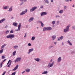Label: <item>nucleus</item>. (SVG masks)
<instances>
[{
	"label": "nucleus",
	"instance_id": "obj_1",
	"mask_svg": "<svg viewBox=\"0 0 75 75\" xmlns=\"http://www.w3.org/2000/svg\"><path fill=\"white\" fill-rule=\"evenodd\" d=\"M52 59L51 60L49 64L47 66V67L48 68H51V67H52L53 65L54 64V62H55L53 61L51 63V62H52Z\"/></svg>",
	"mask_w": 75,
	"mask_h": 75
},
{
	"label": "nucleus",
	"instance_id": "obj_2",
	"mask_svg": "<svg viewBox=\"0 0 75 75\" xmlns=\"http://www.w3.org/2000/svg\"><path fill=\"white\" fill-rule=\"evenodd\" d=\"M71 27V24H69L66 27L65 29H64L63 30V32L64 33H67L69 31V27Z\"/></svg>",
	"mask_w": 75,
	"mask_h": 75
},
{
	"label": "nucleus",
	"instance_id": "obj_3",
	"mask_svg": "<svg viewBox=\"0 0 75 75\" xmlns=\"http://www.w3.org/2000/svg\"><path fill=\"white\" fill-rule=\"evenodd\" d=\"M6 37L8 39L10 38V39H13V38H14V35L13 34H9L7 35Z\"/></svg>",
	"mask_w": 75,
	"mask_h": 75
},
{
	"label": "nucleus",
	"instance_id": "obj_4",
	"mask_svg": "<svg viewBox=\"0 0 75 75\" xmlns=\"http://www.w3.org/2000/svg\"><path fill=\"white\" fill-rule=\"evenodd\" d=\"M27 11H28V10L27 9H26L25 11H23L20 14V15H21V16H23V15H24V14H25V13H27Z\"/></svg>",
	"mask_w": 75,
	"mask_h": 75
},
{
	"label": "nucleus",
	"instance_id": "obj_5",
	"mask_svg": "<svg viewBox=\"0 0 75 75\" xmlns=\"http://www.w3.org/2000/svg\"><path fill=\"white\" fill-rule=\"evenodd\" d=\"M21 60V58L20 57H19L16 59L14 62L16 63V62H20Z\"/></svg>",
	"mask_w": 75,
	"mask_h": 75
},
{
	"label": "nucleus",
	"instance_id": "obj_6",
	"mask_svg": "<svg viewBox=\"0 0 75 75\" xmlns=\"http://www.w3.org/2000/svg\"><path fill=\"white\" fill-rule=\"evenodd\" d=\"M37 8V7L36 6L33 7L32 8L30 9V12H33V11H35V10H36Z\"/></svg>",
	"mask_w": 75,
	"mask_h": 75
},
{
	"label": "nucleus",
	"instance_id": "obj_7",
	"mask_svg": "<svg viewBox=\"0 0 75 75\" xmlns=\"http://www.w3.org/2000/svg\"><path fill=\"white\" fill-rule=\"evenodd\" d=\"M21 23H20L19 24V25L18 26V29H15V30L16 31H20V28H21Z\"/></svg>",
	"mask_w": 75,
	"mask_h": 75
},
{
	"label": "nucleus",
	"instance_id": "obj_8",
	"mask_svg": "<svg viewBox=\"0 0 75 75\" xmlns=\"http://www.w3.org/2000/svg\"><path fill=\"white\" fill-rule=\"evenodd\" d=\"M47 15V13L45 12H43L41 13L40 16H46Z\"/></svg>",
	"mask_w": 75,
	"mask_h": 75
},
{
	"label": "nucleus",
	"instance_id": "obj_9",
	"mask_svg": "<svg viewBox=\"0 0 75 75\" xmlns=\"http://www.w3.org/2000/svg\"><path fill=\"white\" fill-rule=\"evenodd\" d=\"M57 38V36L55 35H53L52 37V40H55Z\"/></svg>",
	"mask_w": 75,
	"mask_h": 75
},
{
	"label": "nucleus",
	"instance_id": "obj_10",
	"mask_svg": "<svg viewBox=\"0 0 75 75\" xmlns=\"http://www.w3.org/2000/svg\"><path fill=\"white\" fill-rule=\"evenodd\" d=\"M34 51V49L31 48L29 50V51L28 52V54H30V52H31L32 51Z\"/></svg>",
	"mask_w": 75,
	"mask_h": 75
},
{
	"label": "nucleus",
	"instance_id": "obj_11",
	"mask_svg": "<svg viewBox=\"0 0 75 75\" xmlns=\"http://www.w3.org/2000/svg\"><path fill=\"white\" fill-rule=\"evenodd\" d=\"M10 62V63L9 64V65H8V67H10V66L11 65V62H12L11 61V60H10L8 61V62L7 64V65H8V64H9V62Z\"/></svg>",
	"mask_w": 75,
	"mask_h": 75
},
{
	"label": "nucleus",
	"instance_id": "obj_12",
	"mask_svg": "<svg viewBox=\"0 0 75 75\" xmlns=\"http://www.w3.org/2000/svg\"><path fill=\"white\" fill-rule=\"evenodd\" d=\"M33 20H34V18L31 17L29 19V20H28V22L30 23L31 21H33Z\"/></svg>",
	"mask_w": 75,
	"mask_h": 75
},
{
	"label": "nucleus",
	"instance_id": "obj_13",
	"mask_svg": "<svg viewBox=\"0 0 75 75\" xmlns=\"http://www.w3.org/2000/svg\"><path fill=\"white\" fill-rule=\"evenodd\" d=\"M18 65H17L16 66L15 68L14 69H13L12 71H16V70L18 68Z\"/></svg>",
	"mask_w": 75,
	"mask_h": 75
},
{
	"label": "nucleus",
	"instance_id": "obj_14",
	"mask_svg": "<svg viewBox=\"0 0 75 75\" xmlns=\"http://www.w3.org/2000/svg\"><path fill=\"white\" fill-rule=\"evenodd\" d=\"M63 38H64V36H62L58 38L57 41H61V40H62Z\"/></svg>",
	"mask_w": 75,
	"mask_h": 75
},
{
	"label": "nucleus",
	"instance_id": "obj_15",
	"mask_svg": "<svg viewBox=\"0 0 75 75\" xmlns=\"http://www.w3.org/2000/svg\"><path fill=\"white\" fill-rule=\"evenodd\" d=\"M67 42L68 43V44L69 45H70V46H72V44L71 43V42L69 41V40H68L67 41Z\"/></svg>",
	"mask_w": 75,
	"mask_h": 75
},
{
	"label": "nucleus",
	"instance_id": "obj_16",
	"mask_svg": "<svg viewBox=\"0 0 75 75\" xmlns=\"http://www.w3.org/2000/svg\"><path fill=\"white\" fill-rule=\"evenodd\" d=\"M6 20V18H4L2 19L0 21V24H1V23H2L3 21H4Z\"/></svg>",
	"mask_w": 75,
	"mask_h": 75
},
{
	"label": "nucleus",
	"instance_id": "obj_17",
	"mask_svg": "<svg viewBox=\"0 0 75 75\" xmlns=\"http://www.w3.org/2000/svg\"><path fill=\"white\" fill-rule=\"evenodd\" d=\"M8 8V6H3V8L4 9V10H6V9H7V8Z\"/></svg>",
	"mask_w": 75,
	"mask_h": 75
},
{
	"label": "nucleus",
	"instance_id": "obj_18",
	"mask_svg": "<svg viewBox=\"0 0 75 75\" xmlns=\"http://www.w3.org/2000/svg\"><path fill=\"white\" fill-rule=\"evenodd\" d=\"M13 25H14V26L17 27V25H18V23L16 22H14L13 23Z\"/></svg>",
	"mask_w": 75,
	"mask_h": 75
},
{
	"label": "nucleus",
	"instance_id": "obj_19",
	"mask_svg": "<svg viewBox=\"0 0 75 75\" xmlns=\"http://www.w3.org/2000/svg\"><path fill=\"white\" fill-rule=\"evenodd\" d=\"M62 60L61 57H59L57 59V62H59Z\"/></svg>",
	"mask_w": 75,
	"mask_h": 75
},
{
	"label": "nucleus",
	"instance_id": "obj_20",
	"mask_svg": "<svg viewBox=\"0 0 75 75\" xmlns=\"http://www.w3.org/2000/svg\"><path fill=\"white\" fill-rule=\"evenodd\" d=\"M12 8H13V6H11L9 8L8 10V11L11 12L12 11Z\"/></svg>",
	"mask_w": 75,
	"mask_h": 75
},
{
	"label": "nucleus",
	"instance_id": "obj_21",
	"mask_svg": "<svg viewBox=\"0 0 75 75\" xmlns=\"http://www.w3.org/2000/svg\"><path fill=\"white\" fill-rule=\"evenodd\" d=\"M48 74V71H44L42 73V74Z\"/></svg>",
	"mask_w": 75,
	"mask_h": 75
},
{
	"label": "nucleus",
	"instance_id": "obj_22",
	"mask_svg": "<svg viewBox=\"0 0 75 75\" xmlns=\"http://www.w3.org/2000/svg\"><path fill=\"white\" fill-rule=\"evenodd\" d=\"M47 30L48 31H51L52 30V28L51 27H47Z\"/></svg>",
	"mask_w": 75,
	"mask_h": 75
},
{
	"label": "nucleus",
	"instance_id": "obj_23",
	"mask_svg": "<svg viewBox=\"0 0 75 75\" xmlns=\"http://www.w3.org/2000/svg\"><path fill=\"white\" fill-rule=\"evenodd\" d=\"M34 60L37 62H39L40 61V59L38 58H35Z\"/></svg>",
	"mask_w": 75,
	"mask_h": 75
},
{
	"label": "nucleus",
	"instance_id": "obj_24",
	"mask_svg": "<svg viewBox=\"0 0 75 75\" xmlns=\"http://www.w3.org/2000/svg\"><path fill=\"white\" fill-rule=\"evenodd\" d=\"M6 45H7L6 44H4V45H2L1 47V49H2L3 48H4V47H5V46H6Z\"/></svg>",
	"mask_w": 75,
	"mask_h": 75
},
{
	"label": "nucleus",
	"instance_id": "obj_25",
	"mask_svg": "<svg viewBox=\"0 0 75 75\" xmlns=\"http://www.w3.org/2000/svg\"><path fill=\"white\" fill-rule=\"evenodd\" d=\"M18 47L17 45H15L13 47L14 49H17Z\"/></svg>",
	"mask_w": 75,
	"mask_h": 75
},
{
	"label": "nucleus",
	"instance_id": "obj_26",
	"mask_svg": "<svg viewBox=\"0 0 75 75\" xmlns=\"http://www.w3.org/2000/svg\"><path fill=\"white\" fill-rule=\"evenodd\" d=\"M47 28L44 27V28H43V31H47Z\"/></svg>",
	"mask_w": 75,
	"mask_h": 75
},
{
	"label": "nucleus",
	"instance_id": "obj_27",
	"mask_svg": "<svg viewBox=\"0 0 75 75\" xmlns=\"http://www.w3.org/2000/svg\"><path fill=\"white\" fill-rule=\"evenodd\" d=\"M30 71V69L28 68L26 69V72H29Z\"/></svg>",
	"mask_w": 75,
	"mask_h": 75
},
{
	"label": "nucleus",
	"instance_id": "obj_28",
	"mask_svg": "<svg viewBox=\"0 0 75 75\" xmlns=\"http://www.w3.org/2000/svg\"><path fill=\"white\" fill-rule=\"evenodd\" d=\"M63 12H64V11L62 10L59 11V13L60 14H62V13H63Z\"/></svg>",
	"mask_w": 75,
	"mask_h": 75
},
{
	"label": "nucleus",
	"instance_id": "obj_29",
	"mask_svg": "<svg viewBox=\"0 0 75 75\" xmlns=\"http://www.w3.org/2000/svg\"><path fill=\"white\" fill-rule=\"evenodd\" d=\"M16 50H15L13 52V56H15L16 55Z\"/></svg>",
	"mask_w": 75,
	"mask_h": 75
},
{
	"label": "nucleus",
	"instance_id": "obj_30",
	"mask_svg": "<svg viewBox=\"0 0 75 75\" xmlns=\"http://www.w3.org/2000/svg\"><path fill=\"white\" fill-rule=\"evenodd\" d=\"M35 37H32V38H31V40L32 41H34V40H35Z\"/></svg>",
	"mask_w": 75,
	"mask_h": 75
},
{
	"label": "nucleus",
	"instance_id": "obj_31",
	"mask_svg": "<svg viewBox=\"0 0 75 75\" xmlns=\"http://www.w3.org/2000/svg\"><path fill=\"white\" fill-rule=\"evenodd\" d=\"M3 52V50L1 49V50H0V54H2Z\"/></svg>",
	"mask_w": 75,
	"mask_h": 75
},
{
	"label": "nucleus",
	"instance_id": "obj_32",
	"mask_svg": "<svg viewBox=\"0 0 75 75\" xmlns=\"http://www.w3.org/2000/svg\"><path fill=\"white\" fill-rule=\"evenodd\" d=\"M20 1L23 2L24 1V2H27V0H20Z\"/></svg>",
	"mask_w": 75,
	"mask_h": 75
},
{
	"label": "nucleus",
	"instance_id": "obj_33",
	"mask_svg": "<svg viewBox=\"0 0 75 75\" xmlns=\"http://www.w3.org/2000/svg\"><path fill=\"white\" fill-rule=\"evenodd\" d=\"M52 23L53 24V25H54L55 24V21H54L52 22Z\"/></svg>",
	"mask_w": 75,
	"mask_h": 75
},
{
	"label": "nucleus",
	"instance_id": "obj_34",
	"mask_svg": "<svg viewBox=\"0 0 75 75\" xmlns=\"http://www.w3.org/2000/svg\"><path fill=\"white\" fill-rule=\"evenodd\" d=\"M45 2L46 3H47V4H49V2L48 0H46Z\"/></svg>",
	"mask_w": 75,
	"mask_h": 75
},
{
	"label": "nucleus",
	"instance_id": "obj_35",
	"mask_svg": "<svg viewBox=\"0 0 75 75\" xmlns=\"http://www.w3.org/2000/svg\"><path fill=\"white\" fill-rule=\"evenodd\" d=\"M9 33V31L7 30L5 32V33L6 34H8Z\"/></svg>",
	"mask_w": 75,
	"mask_h": 75
},
{
	"label": "nucleus",
	"instance_id": "obj_36",
	"mask_svg": "<svg viewBox=\"0 0 75 75\" xmlns=\"http://www.w3.org/2000/svg\"><path fill=\"white\" fill-rule=\"evenodd\" d=\"M41 24V25L42 26V27H44V24L42 23V22H41V23H40Z\"/></svg>",
	"mask_w": 75,
	"mask_h": 75
},
{
	"label": "nucleus",
	"instance_id": "obj_37",
	"mask_svg": "<svg viewBox=\"0 0 75 75\" xmlns=\"http://www.w3.org/2000/svg\"><path fill=\"white\" fill-rule=\"evenodd\" d=\"M4 58H6V57H5L4 55H2V59H4Z\"/></svg>",
	"mask_w": 75,
	"mask_h": 75
},
{
	"label": "nucleus",
	"instance_id": "obj_38",
	"mask_svg": "<svg viewBox=\"0 0 75 75\" xmlns=\"http://www.w3.org/2000/svg\"><path fill=\"white\" fill-rule=\"evenodd\" d=\"M55 17L56 18H59V17H60V16H59V15H57Z\"/></svg>",
	"mask_w": 75,
	"mask_h": 75
},
{
	"label": "nucleus",
	"instance_id": "obj_39",
	"mask_svg": "<svg viewBox=\"0 0 75 75\" xmlns=\"http://www.w3.org/2000/svg\"><path fill=\"white\" fill-rule=\"evenodd\" d=\"M3 62H2L1 64H0V68H1L3 66Z\"/></svg>",
	"mask_w": 75,
	"mask_h": 75
},
{
	"label": "nucleus",
	"instance_id": "obj_40",
	"mask_svg": "<svg viewBox=\"0 0 75 75\" xmlns=\"http://www.w3.org/2000/svg\"><path fill=\"white\" fill-rule=\"evenodd\" d=\"M14 33V32L13 31V30H11L10 31V33L11 34V33Z\"/></svg>",
	"mask_w": 75,
	"mask_h": 75
},
{
	"label": "nucleus",
	"instance_id": "obj_41",
	"mask_svg": "<svg viewBox=\"0 0 75 75\" xmlns=\"http://www.w3.org/2000/svg\"><path fill=\"white\" fill-rule=\"evenodd\" d=\"M67 6H64V10H65V9L67 8Z\"/></svg>",
	"mask_w": 75,
	"mask_h": 75
},
{
	"label": "nucleus",
	"instance_id": "obj_42",
	"mask_svg": "<svg viewBox=\"0 0 75 75\" xmlns=\"http://www.w3.org/2000/svg\"><path fill=\"white\" fill-rule=\"evenodd\" d=\"M16 75V72H14L11 75Z\"/></svg>",
	"mask_w": 75,
	"mask_h": 75
},
{
	"label": "nucleus",
	"instance_id": "obj_43",
	"mask_svg": "<svg viewBox=\"0 0 75 75\" xmlns=\"http://www.w3.org/2000/svg\"><path fill=\"white\" fill-rule=\"evenodd\" d=\"M53 48V46H50L49 47V49H51V48Z\"/></svg>",
	"mask_w": 75,
	"mask_h": 75
},
{
	"label": "nucleus",
	"instance_id": "obj_44",
	"mask_svg": "<svg viewBox=\"0 0 75 75\" xmlns=\"http://www.w3.org/2000/svg\"><path fill=\"white\" fill-rule=\"evenodd\" d=\"M72 28L73 30H75V26H73L72 27Z\"/></svg>",
	"mask_w": 75,
	"mask_h": 75
},
{
	"label": "nucleus",
	"instance_id": "obj_45",
	"mask_svg": "<svg viewBox=\"0 0 75 75\" xmlns=\"http://www.w3.org/2000/svg\"><path fill=\"white\" fill-rule=\"evenodd\" d=\"M42 22V21H38V23H40Z\"/></svg>",
	"mask_w": 75,
	"mask_h": 75
},
{
	"label": "nucleus",
	"instance_id": "obj_46",
	"mask_svg": "<svg viewBox=\"0 0 75 75\" xmlns=\"http://www.w3.org/2000/svg\"><path fill=\"white\" fill-rule=\"evenodd\" d=\"M22 2L20 4V6H22V4H23L24 3V2Z\"/></svg>",
	"mask_w": 75,
	"mask_h": 75
},
{
	"label": "nucleus",
	"instance_id": "obj_47",
	"mask_svg": "<svg viewBox=\"0 0 75 75\" xmlns=\"http://www.w3.org/2000/svg\"><path fill=\"white\" fill-rule=\"evenodd\" d=\"M69 1V0H65V2H68Z\"/></svg>",
	"mask_w": 75,
	"mask_h": 75
},
{
	"label": "nucleus",
	"instance_id": "obj_48",
	"mask_svg": "<svg viewBox=\"0 0 75 75\" xmlns=\"http://www.w3.org/2000/svg\"><path fill=\"white\" fill-rule=\"evenodd\" d=\"M28 46H31V44L30 43H29L28 44Z\"/></svg>",
	"mask_w": 75,
	"mask_h": 75
},
{
	"label": "nucleus",
	"instance_id": "obj_49",
	"mask_svg": "<svg viewBox=\"0 0 75 75\" xmlns=\"http://www.w3.org/2000/svg\"><path fill=\"white\" fill-rule=\"evenodd\" d=\"M40 8H43V6L42 5H40Z\"/></svg>",
	"mask_w": 75,
	"mask_h": 75
},
{
	"label": "nucleus",
	"instance_id": "obj_50",
	"mask_svg": "<svg viewBox=\"0 0 75 75\" xmlns=\"http://www.w3.org/2000/svg\"><path fill=\"white\" fill-rule=\"evenodd\" d=\"M6 71H4V72L3 73V74L4 75H5L6 74Z\"/></svg>",
	"mask_w": 75,
	"mask_h": 75
},
{
	"label": "nucleus",
	"instance_id": "obj_51",
	"mask_svg": "<svg viewBox=\"0 0 75 75\" xmlns=\"http://www.w3.org/2000/svg\"><path fill=\"white\" fill-rule=\"evenodd\" d=\"M24 37H27V33H25V35L24 36Z\"/></svg>",
	"mask_w": 75,
	"mask_h": 75
},
{
	"label": "nucleus",
	"instance_id": "obj_52",
	"mask_svg": "<svg viewBox=\"0 0 75 75\" xmlns=\"http://www.w3.org/2000/svg\"><path fill=\"white\" fill-rule=\"evenodd\" d=\"M6 60H7V59H5L3 60V61L2 62H4V61H6Z\"/></svg>",
	"mask_w": 75,
	"mask_h": 75
},
{
	"label": "nucleus",
	"instance_id": "obj_53",
	"mask_svg": "<svg viewBox=\"0 0 75 75\" xmlns=\"http://www.w3.org/2000/svg\"><path fill=\"white\" fill-rule=\"evenodd\" d=\"M8 26L7 25H6L5 26V28H7V27Z\"/></svg>",
	"mask_w": 75,
	"mask_h": 75
},
{
	"label": "nucleus",
	"instance_id": "obj_54",
	"mask_svg": "<svg viewBox=\"0 0 75 75\" xmlns=\"http://www.w3.org/2000/svg\"><path fill=\"white\" fill-rule=\"evenodd\" d=\"M26 27L27 28H28V25H26Z\"/></svg>",
	"mask_w": 75,
	"mask_h": 75
},
{
	"label": "nucleus",
	"instance_id": "obj_55",
	"mask_svg": "<svg viewBox=\"0 0 75 75\" xmlns=\"http://www.w3.org/2000/svg\"><path fill=\"white\" fill-rule=\"evenodd\" d=\"M54 1V0H50V1L51 3H52L53 1Z\"/></svg>",
	"mask_w": 75,
	"mask_h": 75
},
{
	"label": "nucleus",
	"instance_id": "obj_56",
	"mask_svg": "<svg viewBox=\"0 0 75 75\" xmlns=\"http://www.w3.org/2000/svg\"><path fill=\"white\" fill-rule=\"evenodd\" d=\"M62 45H64V42H62Z\"/></svg>",
	"mask_w": 75,
	"mask_h": 75
},
{
	"label": "nucleus",
	"instance_id": "obj_57",
	"mask_svg": "<svg viewBox=\"0 0 75 75\" xmlns=\"http://www.w3.org/2000/svg\"><path fill=\"white\" fill-rule=\"evenodd\" d=\"M54 44H55V45H56V44H57V42H54Z\"/></svg>",
	"mask_w": 75,
	"mask_h": 75
},
{
	"label": "nucleus",
	"instance_id": "obj_58",
	"mask_svg": "<svg viewBox=\"0 0 75 75\" xmlns=\"http://www.w3.org/2000/svg\"><path fill=\"white\" fill-rule=\"evenodd\" d=\"M24 72H25V71H23L22 72V73L23 74H24Z\"/></svg>",
	"mask_w": 75,
	"mask_h": 75
},
{
	"label": "nucleus",
	"instance_id": "obj_59",
	"mask_svg": "<svg viewBox=\"0 0 75 75\" xmlns=\"http://www.w3.org/2000/svg\"><path fill=\"white\" fill-rule=\"evenodd\" d=\"M12 20H13L14 19V18L13 17H12L11 18Z\"/></svg>",
	"mask_w": 75,
	"mask_h": 75
},
{
	"label": "nucleus",
	"instance_id": "obj_60",
	"mask_svg": "<svg viewBox=\"0 0 75 75\" xmlns=\"http://www.w3.org/2000/svg\"><path fill=\"white\" fill-rule=\"evenodd\" d=\"M59 21H57V23H59Z\"/></svg>",
	"mask_w": 75,
	"mask_h": 75
},
{
	"label": "nucleus",
	"instance_id": "obj_61",
	"mask_svg": "<svg viewBox=\"0 0 75 75\" xmlns=\"http://www.w3.org/2000/svg\"><path fill=\"white\" fill-rule=\"evenodd\" d=\"M72 7H74V5H73Z\"/></svg>",
	"mask_w": 75,
	"mask_h": 75
},
{
	"label": "nucleus",
	"instance_id": "obj_62",
	"mask_svg": "<svg viewBox=\"0 0 75 75\" xmlns=\"http://www.w3.org/2000/svg\"><path fill=\"white\" fill-rule=\"evenodd\" d=\"M37 28L38 29V28H38V27H37Z\"/></svg>",
	"mask_w": 75,
	"mask_h": 75
},
{
	"label": "nucleus",
	"instance_id": "obj_63",
	"mask_svg": "<svg viewBox=\"0 0 75 75\" xmlns=\"http://www.w3.org/2000/svg\"><path fill=\"white\" fill-rule=\"evenodd\" d=\"M1 75H4V74H2Z\"/></svg>",
	"mask_w": 75,
	"mask_h": 75
},
{
	"label": "nucleus",
	"instance_id": "obj_64",
	"mask_svg": "<svg viewBox=\"0 0 75 75\" xmlns=\"http://www.w3.org/2000/svg\"><path fill=\"white\" fill-rule=\"evenodd\" d=\"M44 1H45V0H43Z\"/></svg>",
	"mask_w": 75,
	"mask_h": 75
}]
</instances>
